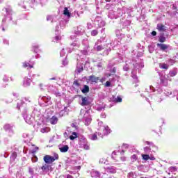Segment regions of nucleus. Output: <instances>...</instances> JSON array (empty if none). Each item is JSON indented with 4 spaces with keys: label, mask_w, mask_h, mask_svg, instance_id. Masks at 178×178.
I'll return each mask as SVG.
<instances>
[{
    "label": "nucleus",
    "mask_w": 178,
    "mask_h": 178,
    "mask_svg": "<svg viewBox=\"0 0 178 178\" xmlns=\"http://www.w3.org/2000/svg\"><path fill=\"white\" fill-rule=\"evenodd\" d=\"M68 63H69V61H67V59H66V58H65L62 61L63 66H67Z\"/></svg>",
    "instance_id": "nucleus-59"
},
{
    "label": "nucleus",
    "mask_w": 178,
    "mask_h": 178,
    "mask_svg": "<svg viewBox=\"0 0 178 178\" xmlns=\"http://www.w3.org/2000/svg\"><path fill=\"white\" fill-rule=\"evenodd\" d=\"M90 176L92 178H101V173L95 170H92L90 171Z\"/></svg>",
    "instance_id": "nucleus-23"
},
{
    "label": "nucleus",
    "mask_w": 178,
    "mask_h": 178,
    "mask_svg": "<svg viewBox=\"0 0 178 178\" xmlns=\"http://www.w3.org/2000/svg\"><path fill=\"white\" fill-rule=\"evenodd\" d=\"M66 24H67V20L66 19H61L59 22L60 28L63 30L65 27H66Z\"/></svg>",
    "instance_id": "nucleus-31"
},
{
    "label": "nucleus",
    "mask_w": 178,
    "mask_h": 178,
    "mask_svg": "<svg viewBox=\"0 0 178 178\" xmlns=\"http://www.w3.org/2000/svg\"><path fill=\"white\" fill-rule=\"evenodd\" d=\"M33 65H34V63L24 62L23 63V67H27V69H33Z\"/></svg>",
    "instance_id": "nucleus-32"
},
{
    "label": "nucleus",
    "mask_w": 178,
    "mask_h": 178,
    "mask_svg": "<svg viewBox=\"0 0 178 178\" xmlns=\"http://www.w3.org/2000/svg\"><path fill=\"white\" fill-rule=\"evenodd\" d=\"M111 101H113V102H122V99L120 97H118L117 98L115 97L114 96H113L111 97Z\"/></svg>",
    "instance_id": "nucleus-39"
},
{
    "label": "nucleus",
    "mask_w": 178,
    "mask_h": 178,
    "mask_svg": "<svg viewBox=\"0 0 178 178\" xmlns=\"http://www.w3.org/2000/svg\"><path fill=\"white\" fill-rule=\"evenodd\" d=\"M175 97H177V101H178V90L173 91V95L171 96V98H175Z\"/></svg>",
    "instance_id": "nucleus-55"
},
{
    "label": "nucleus",
    "mask_w": 178,
    "mask_h": 178,
    "mask_svg": "<svg viewBox=\"0 0 178 178\" xmlns=\"http://www.w3.org/2000/svg\"><path fill=\"white\" fill-rule=\"evenodd\" d=\"M31 79H29L27 77H25L24 79V81H23V86L24 87H30L31 84Z\"/></svg>",
    "instance_id": "nucleus-24"
},
{
    "label": "nucleus",
    "mask_w": 178,
    "mask_h": 178,
    "mask_svg": "<svg viewBox=\"0 0 178 178\" xmlns=\"http://www.w3.org/2000/svg\"><path fill=\"white\" fill-rule=\"evenodd\" d=\"M95 24H97L99 27H104L106 24L105 21L102 20V18L101 17H96L95 19Z\"/></svg>",
    "instance_id": "nucleus-20"
},
{
    "label": "nucleus",
    "mask_w": 178,
    "mask_h": 178,
    "mask_svg": "<svg viewBox=\"0 0 178 178\" xmlns=\"http://www.w3.org/2000/svg\"><path fill=\"white\" fill-rule=\"evenodd\" d=\"M78 56H79V58H77V64H76V68L75 70V73H81L83 70H84L83 68V65H84V60L86 59V56H83L81 54H78Z\"/></svg>",
    "instance_id": "nucleus-4"
},
{
    "label": "nucleus",
    "mask_w": 178,
    "mask_h": 178,
    "mask_svg": "<svg viewBox=\"0 0 178 178\" xmlns=\"http://www.w3.org/2000/svg\"><path fill=\"white\" fill-rule=\"evenodd\" d=\"M79 103L81 106H87L91 104L88 97H81Z\"/></svg>",
    "instance_id": "nucleus-18"
},
{
    "label": "nucleus",
    "mask_w": 178,
    "mask_h": 178,
    "mask_svg": "<svg viewBox=\"0 0 178 178\" xmlns=\"http://www.w3.org/2000/svg\"><path fill=\"white\" fill-rule=\"evenodd\" d=\"M172 9L176 10V13H178V5L174 4L172 6Z\"/></svg>",
    "instance_id": "nucleus-63"
},
{
    "label": "nucleus",
    "mask_w": 178,
    "mask_h": 178,
    "mask_svg": "<svg viewBox=\"0 0 178 178\" xmlns=\"http://www.w3.org/2000/svg\"><path fill=\"white\" fill-rule=\"evenodd\" d=\"M79 145L80 148H83V149H90V145H88V142H87V139L84 136L79 138Z\"/></svg>",
    "instance_id": "nucleus-11"
},
{
    "label": "nucleus",
    "mask_w": 178,
    "mask_h": 178,
    "mask_svg": "<svg viewBox=\"0 0 178 178\" xmlns=\"http://www.w3.org/2000/svg\"><path fill=\"white\" fill-rule=\"evenodd\" d=\"M58 158L59 156L58 154L54 155V156L46 155L44 156L43 159L46 163H52V162H55Z\"/></svg>",
    "instance_id": "nucleus-13"
},
{
    "label": "nucleus",
    "mask_w": 178,
    "mask_h": 178,
    "mask_svg": "<svg viewBox=\"0 0 178 178\" xmlns=\"http://www.w3.org/2000/svg\"><path fill=\"white\" fill-rule=\"evenodd\" d=\"M3 83H8V81H9V76H8V75H3Z\"/></svg>",
    "instance_id": "nucleus-57"
},
{
    "label": "nucleus",
    "mask_w": 178,
    "mask_h": 178,
    "mask_svg": "<svg viewBox=\"0 0 178 178\" xmlns=\"http://www.w3.org/2000/svg\"><path fill=\"white\" fill-rule=\"evenodd\" d=\"M159 67H161V69L168 70V69H169V65L165 64V63H160Z\"/></svg>",
    "instance_id": "nucleus-45"
},
{
    "label": "nucleus",
    "mask_w": 178,
    "mask_h": 178,
    "mask_svg": "<svg viewBox=\"0 0 178 178\" xmlns=\"http://www.w3.org/2000/svg\"><path fill=\"white\" fill-rule=\"evenodd\" d=\"M168 65H170V66H172V65H175V60H172V59L168 60Z\"/></svg>",
    "instance_id": "nucleus-64"
},
{
    "label": "nucleus",
    "mask_w": 178,
    "mask_h": 178,
    "mask_svg": "<svg viewBox=\"0 0 178 178\" xmlns=\"http://www.w3.org/2000/svg\"><path fill=\"white\" fill-rule=\"evenodd\" d=\"M37 3H42V0H29L31 8H34Z\"/></svg>",
    "instance_id": "nucleus-26"
},
{
    "label": "nucleus",
    "mask_w": 178,
    "mask_h": 178,
    "mask_svg": "<svg viewBox=\"0 0 178 178\" xmlns=\"http://www.w3.org/2000/svg\"><path fill=\"white\" fill-rule=\"evenodd\" d=\"M120 16H123V11L122 9L118 10V14H115V11L110 10L108 12V19H118V17H120Z\"/></svg>",
    "instance_id": "nucleus-12"
},
{
    "label": "nucleus",
    "mask_w": 178,
    "mask_h": 178,
    "mask_svg": "<svg viewBox=\"0 0 178 178\" xmlns=\"http://www.w3.org/2000/svg\"><path fill=\"white\" fill-rule=\"evenodd\" d=\"M88 79L92 83H98V81H99V77L94 75L89 76Z\"/></svg>",
    "instance_id": "nucleus-28"
},
{
    "label": "nucleus",
    "mask_w": 178,
    "mask_h": 178,
    "mask_svg": "<svg viewBox=\"0 0 178 178\" xmlns=\"http://www.w3.org/2000/svg\"><path fill=\"white\" fill-rule=\"evenodd\" d=\"M99 163H102L103 165H108V160L105 158H102L99 160Z\"/></svg>",
    "instance_id": "nucleus-50"
},
{
    "label": "nucleus",
    "mask_w": 178,
    "mask_h": 178,
    "mask_svg": "<svg viewBox=\"0 0 178 178\" xmlns=\"http://www.w3.org/2000/svg\"><path fill=\"white\" fill-rule=\"evenodd\" d=\"M23 137L24 138H26L27 141H30V140H31V136L28 133L23 134Z\"/></svg>",
    "instance_id": "nucleus-42"
},
{
    "label": "nucleus",
    "mask_w": 178,
    "mask_h": 178,
    "mask_svg": "<svg viewBox=\"0 0 178 178\" xmlns=\"http://www.w3.org/2000/svg\"><path fill=\"white\" fill-rule=\"evenodd\" d=\"M74 88H80V83L77 81H74L73 83Z\"/></svg>",
    "instance_id": "nucleus-53"
},
{
    "label": "nucleus",
    "mask_w": 178,
    "mask_h": 178,
    "mask_svg": "<svg viewBox=\"0 0 178 178\" xmlns=\"http://www.w3.org/2000/svg\"><path fill=\"white\" fill-rule=\"evenodd\" d=\"M142 158L144 161H148V159H150V161H155L156 159L153 154H142Z\"/></svg>",
    "instance_id": "nucleus-22"
},
{
    "label": "nucleus",
    "mask_w": 178,
    "mask_h": 178,
    "mask_svg": "<svg viewBox=\"0 0 178 178\" xmlns=\"http://www.w3.org/2000/svg\"><path fill=\"white\" fill-rule=\"evenodd\" d=\"M72 16L74 17H75L76 19H77V17H80V13H79V10H76L75 11H74V13H72Z\"/></svg>",
    "instance_id": "nucleus-49"
},
{
    "label": "nucleus",
    "mask_w": 178,
    "mask_h": 178,
    "mask_svg": "<svg viewBox=\"0 0 178 178\" xmlns=\"http://www.w3.org/2000/svg\"><path fill=\"white\" fill-rule=\"evenodd\" d=\"M39 105L40 106H48V105H51V97L49 96H40L38 98Z\"/></svg>",
    "instance_id": "nucleus-7"
},
{
    "label": "nucleus",
    "mask_w": 178,
    "mask_h": 178,
    "mask_svg": "<svg viewBox=\"0 0 178 178\" xmlns=\"http://www.w3.org/2000/svg\"><path fill=\"white\" fill-rule=\"evenodd\" d=\"M98 29H94L90 32V35H92V37H95L98 35Z\"/></svg>",
    "instance_id": "nucleus-48"
},
{
    "label": "nucleus",
    "mask_w": 178,
    "mask_h": 178,
    "mask_svg": "<svg viewBox=\"0 0 178 178\" xmlns=\"http://www.w3.org/2000/svg\"><path fill=\"white\" fill-rule=\"evenodd\" d=\"M145 144L149 145V147H145L143 148V151L145 154L152 155L153 152H155L158 149V147L155 146L152 142L146 141ZM151 148H154V150L152 151Z\"/></svg>",
    "instance_id": "nucleus-6"
},
{
    "label": "nucleus",
    "mask_w": 178,
    "mask_h": 178,
    "mask_svg": "<svg viewBox=\"0 0 178 178\" xmlns=\"http://www.w3.org/2000/svg\"><path fill=\"white\" fill-rule=\"evenodd\" d=\"M50 130H51V129H49L48 127H44V128H42L40 129V131H41V133H48Z\"/></svg>",
    "instance_id": "nucleus-51"
},
{
    "label": "nucleus",
    "mask_w": 178,
    "mask_h": 178,
    "mask_svg": "<svg viewBox=\"0 0 178 178\" xmlns=\"http://www.w3.org/2000/svg\"><path fill=\"white\" fill-rule=\"evenodd\" d=\"M3 13H4V18L2 20V31H5V23L6 22H10L12 20V14L13 11L12 10V7L7 6L3 9Z\"/></svg>",
    "instance_id": "nucleus-1"
},
{
    "label": "nucleus",
    "mask_w": 178,
    "mask_h": 178,
    "mask_svg": "<svg viewBox=\"0 0 178 178\" xmlns=\"http://www.w3.org/2000/svg\"><path fill=\"white\" fill-rule=\"evenodd\" d=\"M79 119H81L86 126H88L92 120L90 110L81 109L80 111Z\"/></svg>",
    "instance_id": "nucleus-2"
},
{
    "label": "nucleus",
    "mask_w": 178,
    "mask_h": 178,
    "mask_svg": "<svg viewBox=\"0 0 178 178\" xmlns=\"http://www.w3.org/2000/svg\"><path fill=\"white\" fill-rule=\"evenodd\" d=\"M42 170L43 171V172L45 173H48V172H51L52 170V167L48 164H44L43 166H42L41 168Z\"/></svg>",
    "instance_id": "nucleus-21"
},
{
    "label": "nucleus",
    "mask_w": 178,
    "mask_h": 178,
    "mask_svg": "<svg viewBox=\"0 0 178 178\" xmlns=\"http://www.w3.org/2000/svg\"><path fill=\"white\" fill-rule=\"evenodd\" d=\"M75 138H77V133L73 132L72 135L70 136V140H74Z\"/></svg>",
    "instance_id": "nucleus-54"
},
{
    "label": "nucleus",
    "mask_w": 178,
    "mask_h": 178,
    "mask_svg": "<svg viewBox=\"0 0 178 178\" xmlns=\"http://www.w3.org/2000/svg\"><path fill=\"white\" fill-rule=\"evenodd\" d=\"M115 35L119 38L120 40H122V38H124V34L122 33V30L117 29L115 31Z\"/></svg>",
    "instance_id": "nucleus-27"
},
{
    "label": "nucleus",
    "mask_w": 178,
    "mask_h": 178,
    "mask_svg": "<svg viewBox=\"0 0 178 178\" xmlns=\"http://www.w3.org/2000/svg\"><path fill=\"white\" fill-rule=\"evenodd\" d=\"M111 158L114 161H119V156L118 155V152H116V151L113 152V153L111 154Z\"/></svg>",
    "instance_id": "nucleus-35"
},
{
    "label": "nucleus",
    "mask_w": 178,
    "mask_h": 178,
    "mask_svg": "<svg viewBox=\"0 0 178 178\" xmlns=\"http://www.w3.org/2000/svg\"><path fill=\"white\" fill-rule=\"evenodd\" d=\"M98 125L99 127L98 128V130L99 132H98V136L99 137H104V136H108V134H111V129H109V127L104 125V122H99Z\"/></svg>",
    "instance_id": "nucleus-3"
},
{
    "label": "nucleus",
    "mask_w": 178,
    "mask_h": 178,
    "mask_svg": "<svg viewBox=\"0 0 178 178\" xmlns=\"http://www.w3.org/2000/svg\"><path fill=\"white\" fill-rule=\"evenodd\" d=\"M161 81L162 83V84H163L164 86H168V80L163 79V77L161 78Z\"/></svg>",
    "instance_id": "nucleus-58"
},
{
    "label": "nucleus",
    "mask_w": 178,
    "mask_h": 178,
    "mask_svg": "<svg viewBox=\"0 0 178 178\" xmlns=\"http://www.w3.org/2000/svg\"><path fill=\"white\" fill-rule=\"evenodd\" d=\"M58 148L60 151V152H67V151H69V146L65 145H58Z\"/></svg>",
    "instance_id": "nucleus-25"
},
{
    "label": "nucleus",
    "mask_w": 178,
    "mask_h": 178,
    "mask_svg": "<svg viewBox=\"0 0 178 178\" xmlns=\"http://www.w3.org/2000/svg\"><path fill=\"white\" fill-rule=\"evenodd\" d=\"M157 30H159V31L163 32V31H165L166 29L163 24H157Z\"/></svg>",
    "instance_id": "nucleus-36"
},
{
    "label": "nucleus",
    "mask_w": 178,
    "mask_h": 178,
    "mask_svg": "<svg viewBox=\"0 0 178 178\" xmlns=\"http://www.w3.org/2000/svg\"><path fill=\"white\" fill-rule=\"evenodd\" d=\"M78 35H76L75 33L74 35H72L70 37V40H72V41H76V40H77V38H76V37H77Z\"/></svg>",
    "instance_id": "nucleus-61"
},
{
    "label": "nucleus",
    "mask_w": 178,
    "mask_h": 178,
    "mask_svg": "<svg viewBox=\"0 0 178 178\" xmlns=\"http://www.w3.org/2000/svg\"><path fill=\"white\" fill-rule=\"evenodd\" d=\"M22 115L28 124H33V123H34V118L33 116L29 115V110H27V108H24L22 110Z\"/></svg>",
    "instance_id": "nucleus-9"
},
{
    "label": "nucleus",
    "mask_w": 178,
    "mask_h": 178,
    "mask_svg": "<svg viewBox=\"0 0 178 178\" xmlns=\"http://www.w3.org/2000/svg\"><path fill=\"white\" fill-rule=\"evenodd\" d=\"M138 159V156L136 154H134L131 156V160L132 162H136Z\"/></svg>",
    "instance_id": "nucleus-52"
},
{
    "label": "nucleus",
    "mask_w": 178,
    "mask_h": 178,
    "mask_svg": "<svg viewBox=\"0 0 178 178\" xmlns=\"http://www.w3.org/2000/svg\"><path fill=\"white\" fill-rule=\"evenodd\" d=\"M39 48H40V45H38V44H33L32 45V49L35 52V54H38V52H40Z\"/></svg>",
    "instance_id": "nucleus-34"
},
{
    "label": "nucleus",
    "mask_w": 178,
    "mask_h": 178,
    "mask_svg": "<svg viewBox=\"0 0 178 178\" xmlns=\"http://www.w3.org/2000/svg\"><path fill=\"white\" fill-rule=\"evenodd\" d=\"M74 48H80V42H79V39H76L70 44V47L69 48L68 52H72Z\"/></svg>",
    "instance_id": "nucleus-17"
},
{
    "label": "nucleus",
    "mask_w": 178,
    "mask_h": 178,
    "mask_svg": "<svg viewBox=\"0 0 178 178\" xmlns=\"http://www.w3.org/2000/svg\"><path fill=\"white\" fill-rule=\"evenodd\" d=\"M3 129L4 131H6V133L8 134L10 136H13V134H15L13 131V124H5L3 126Z\"/></svg>",
    "instance_id": "nucleus-15"
},
{
    "label": "nucleus",
    "mask_w": 178,
    "mask_h": 178,
    "mask_svg": "<svg viewBox=\"0 0 178 178\" xmlns=\"http://www.w3.org/2000/svg\"><path fill=\"white\" fill-rule=\"evenodd\" d=\"M83 94H88L90 92V87L87 85H83V87L81 89Z\"/></svg>",
    "instance_id": "nucleus-29"
},
{
    "label": "nucleus",
    "mask_w": 178,
    "mask_h": 178,
    "mask_svg": "<svg viewBox=\"0 0 178 178\" xmlns=\"http://www.w3.org/2000/svg\"><path fill=\"white\" fill-rule=\"evenodd\" d=\"M133 65H134V70L131 72V77L134 79V83H138V78L136 74V70H137V69H143V67H144V63H140V64L134 63Z\"/></svg>",
    "instance_id": "nucleus-10"
},
{
    "label": "nucleus",
    "mask_w": 178,
    "mask_h": 178,
    "mask_svg": "<svg viewBox=\"0 0 178 178\" xmlns=\"http://www.w3.org/2000/svg\"><path fill=\"white\" fill-rule=\"evenodd\" d=\"M86 33V30L84 29V26H79L76 27V29L74 30V34L75 35H83Z\"/></svg>",
    "instance_id": "nucleus-19"
},
{
    "label": "nucleus",
    "mask_w": 178,
    "mask_h": 178,
    "mask_svg": "<svg viewBox=\"0 0 178 178\" xmlns=\"http://www.w3.org/2000/svg\"><path fill=\"white\" fill-rule=\"evenodd\" d=\"M169 170L170 172H177V168L176 167H170Z\"/></svg>",
    "instance_id": "nucleus-62"
},
{
    "label": "nucleus",
    "mask_w": 178,
    "mask_h": 178,
    "mask_svg": "<svg viewBox=\"0 0 178 178\" xmlns=\"http://www.w3.org/2000/svg\"><path fill=\"white\" fill-rule=\"evenodd\" d=\"M129 178H137V172H131L128 174Z\"/></svg>",
    "instance_id": "nucleus-41"
},
{
    "label": "nucleus",
    "mask_w": 178,
    "mask_h": 178,
    "mask_svg": "<svg viewBox=\"0 0 178 178\" xmlns=\"http://www.w3.org/2000/svg\"><path fill=\"white\" fill-rule=\"evenodd\" d=\"M146 90L147 91V92L152 94V92H155V88H154V86H150L149 88H146Z\"/></svg>",
    "instance_id": "nucleus-38"
},
{
    "label": "nucleus",
    "mask_w": 178,
    "mask_h": 178,
    "mask_svg": "<svg viewBox=\"0 0 178 178\" xmlns=\"http://www.w3.org/2000/svg\"><path fill=\"white\" fill-rule=\"evenodd\" d=\"M31 102H33V100L31 99L30 97H24L19 101V102L17 104V108L19 111V109H22L23 111V109H26L24 106H26L27 104H31Z\"/></svg>",
    "instance_id": "nucleus-5"
},
{
    "label": "nucleus",
    "mask_w": 178,
    "mask_h": 178,
    "mask_svg": "<svg viewBox=\"0 0 178 178\" xmlns=\"http://www.w3.org/2000/svg\"><path fill=\"white\" fill-rule=\"evenodd\" d=\"M62 40V37L60 35H56L53 38V42H59Z\"/></svg>",
    "instance_id": "nucleus-47"
},
{
    "label": "nucleus",
    "mask_w": 178,
    "mask_h": 178,
    "mask_svg": "<svg viewBox=\"0 0 178 178\" xmlns=\"http://www.w3.org/2000/svg\"><path fill=\"white\" fill-rule=\"evenodd\" d=\"M90 138L92 141H95V140H98V136H97V134H92L90 135Z\"/></svg>",
    "instance_id": "nucleus-46"
},
{
    "label": "nucleus",
    "mask_w": 178,
    "mask_h": 178,
    "mask_svg": "<svg viewBox=\"0 0 178 178\" xmlns=\"http://www.w3.org/2000/svg\"><path fill=\"white\" fill-rule=\"evenodd\" d=\"M63 15H65L67 17H70V12H69V10L66 7L64 8Z\"/></svg>",
    "instance_id": "nucleus-43"
},
{
    "label": "nucleus",
    "mask_w": 178,
    "mask_h": 178,
    "mask_svg": "<svg viewBox=\"0 0 178 178\" xmlns=\"http://www.w3.org/2000/svg\"><path fill=\"white\" fill-rule=\"evenodd\" d=\"M159 42H165L166 41V37L163 34H161L159 38Z\"/></svg>",
    "instance_id": "nucleus-40"
},
{
    "label": "nucleus",
    "mask_w": 178,
    "mask_h": 178,
    "mask_svg": "<svg viewBox=\"0 0 178 178\" xmlns=\"http://www.w3.org/2000/svg\"><path fill=\"white\" fill-rule=\"evenodd\" d=\"M17 156V154H16V152H13L10 156V159H12L13 161H15Z\"/></svg>",
    "instance_id": "nucleus-60"
},
{
    "label": "nucleus",
    "mask_w": 178,
    "mask_h": 178,
    "mask_svg": "<svg viewBox=\"0 0 178 178\" xmlns=\"http://www.w3.org/2000/svg\"><path fill=\"white\" fill-rule=\"evenodd\" d=\"M105 42V38H102L99 40H97V42H96L95 45L94 47V49L95 51L104 50V46H102V44L99 45V44H101V42Z\"/></svg>",
    "instance_id": "nucleus-16"
},
{
    "label": "nucleus",
    "mask_w": 178,
    "mask_h": 178,
    "mask_svg": "<svg viewBox=\"0 0 178 178\" xmlns=\"http://www.w3.org/2000/svg\"><path fill=\"white\" fill-rule=\"evenodd\" d=\"M108 172L110 173H116V168L114 166H110L107 168Z\"/></svg>",
    "instance_id": "nucleus-37"
},
{
    "label": "nucleus",
    "mask_w": 178,
    "mask_h": 178,
    "mask_svg": "<svg viewBox=\"0 0 178 178\" xmlns=\"http://www.w3.org/2000/svg\"><path fill=\"white\" fill-rule=\"evenodd\" d=\"M177 74V70L175 69L170 72V77H175Z\"/></svg>",
    "instance_id": "nucleus-44"
},
{
    "label": "nucleus",
    "mask_w": 178,
    "mask_h": 178,
    "mask_svg": "<svg viewBox=\"0 0 178 178\" xmlns=\"http://www.w3.org/2000/svg\"><path fill=\"white\" fill-rule=\"evenodd\" d=\"M157 47H159V50L162 51L163 52L172 51V47L170 45L163 43H157Z\"/></svg>",
    "instance_id": "nucleus-14"
},
{
    "label": "nucleus",
    "mask_w": 178,
    "mask_h": 178,
    "mask_svg": "<svg viewBox=\"0 0 178 178\" xmlns=\"http://www.w3.org/2000/svg\"><path fill=\"white\" fill-rule=\"evenodd\" d=\"M58 117L53 115L51 118H49V122L51 124H56L58 123Z\"/></svg>",
    "instance_id": "nucleus-30"
},
{
    "label": "nucleus",
    "mask_w": 178,
    "mask_h": 178,
    "mask_svg": "<svg viewBox=\"0 0 178 178\" xmlns=\"http://www.w3.org/2000/svg\"><path fill=\"white\" fill-rule=\"evenodd\" d=\"M164 94L167 97H170V98H172V95H173V92H172V91H166L165 92H164Z\"/></svg>",
    "instance_id": "nucleus-56"
},
{
    "label": "nucleus",
    "mask_w": 178,
    "mask_h": 178,
    "mask_svg": "<svg viewBox=\"0 0 178 178\" xmlns=\"http://www.w3.org/2000/svg\"><path fill=\"white\" fill-rule=\"evenodd\" d=\"M82 45L83 47V49L81 50L79 55L86 56V55H88V52H90V44L88 43V39H83L82 40Z\"/></svg>",
    "instance_id": "nucleus-8"
},
{
    "label": "nucleus",
    "mask_w": 178,
    "mask_h": 178,
    "mask_svg": "<svg viewBox=\"0 0 178 178\" xmlns=\"http://www.w3.org/2000/svg\"><path fill=\"white\" fill-rule=\"evenodd\" d=\"M47 22L50 21V22H51V23H55L56 22V20H58V19L55 16L48 15L47 17Z\"/></svg>",
    "instance_id": "nucleus-33"
}]
</instances>
